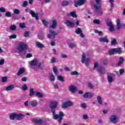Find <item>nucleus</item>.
<instances>
[{
	"instance_id": "obj_1",
	"label": "nucleus",
	"mask_w": 125,
	"mask_h": 125,
	"mask_svg": "<svg viewBox=\"0 0 125 125\" xmlns=\"http://www.w3.org/2000/svg\"><path fill=\"white\" fill-rule=\"evenodd\" d=\"M58 103L56 102H52L50 103V107L51 109V112L52 113L53 116H54L53 119L54 120H57V119H60L59 115L58 114H55V109L57 107Z\"/></svg>"
},
{
	"instance_id": "obj_2",
	"label": "nucleus",
	"mask_w": 125,
	"mask_h": 125,
	"mask_svg": "<svg viewBox=\"0 0 125 125\" xmlns=\"http://www.w3.org/2000/svg\"><path fill=\"white\" fill-rule=\"evenodd\" d=\"M27 49V45L25 43L21 42L19 44L18 48V50L19 51L18 53H22V52H24V51H25Z\"/></svg>"
},
{
	"instance_id": "obj_3",
	"label": "nucleus",
	"mask_w": 125,
	"mask_h": 125,
	"mask_svg": "<svg viewBox=\"0 0 125 125\" xmlns=\"http://www.w3.org/2000/svg\"><path fill=\"white\" fill-rule=\"evenodd\" d=\"M122 48L121 47L113 48L109 50L108 54L110 55H113V54H115V53H118V54H122Z\"/></svg>"
},
{
	"instance_id": "obj_4",
	"label": "nucleus",
	"mask_w": 125,
	"mask_h": 125,
	"mask_svg": "<svg viewBox=\"0 0 125 125\" xmlns=\"http://www.w3.org/2000/svg\"><path fill=\"white\" fill-rule=\"evenodd\" d=\"M86 1V0H78L77 1L74 0V6H75V7H78V6H82V5H83V4L85 3Z\"/></svg>"
},
{
	"instance_id": "obj_5",
	"label": "nucleus",
	"mask_w": 125,
	"mask_h": 125,
	"mask_svg": "<svg viewBox=\"0 0 125 125\" xmlns=\"http://www.w3.org/2000/svg\"><path fill=\"white\" fill-rule=\"evenodd\" d=\"M109 120L112 124H114L118 123L119 121V117L115 115H111L109 118Z\"/></svg>"
},
{
	"instance_id": "obj_6",
	"label": "nucleus",
	"mask_w": 125,
	"mask_h": 125,
	"mask_svg": "<svg viewBox=\"0 0 125 125\" xmlns=\"http://www.w3.org/2000/svg\"><path fill=\"white\" fill-rule=\"evenodd\" d=\"M74 104V103L70 101H68L65 102H64L62 105V108L63 109H65V108H67L68 107H71V106H73Z\"/></svg>"
},
{
	"instance_id": "obj_7",
	"label": "nucleus",
	"mask_w": 125,
	"mask_h": 125,
	"mask_svg": "<svg viewBox=\"0 0 125 125\" xmlns=\"http://www.w3.org/2000/svg\"><path fill=\"white\" fill-rule=\"evenodd\" d=\"M49 32L50 34L47 35L48 39H51V36L53 39H55V36H57V35H58V33H56L52 29L49 30Z\"/></svg>"
},
{
	"instance_id": "obj_8",
	"label": "nucleus",
	"mask_w": 125,
	"mask_h": 125,
	"mask_svg": "<svg viewBox=\"0 0 125 125\" xmlns=\"http://www.w3.org/2000/svg\"><path fill=\"white\" fill-rule=\"evenodd\" d=\"M95 1L96 3L97 4V5H94V7L96 10H99V9H101V3L100 2V0H95Z\"/></svg>"
},
{
	"instance_id": "obj_9",
	"label": "nucleus",
	"mask_w": 125,
	"mask_h": 125,
	"mask_svg": "<svg viewBox=\"0 0 125 125\" xmlns=\"http://www.w3.org/2000/svg\"><path fill=\"white\" fill-rule=\"evenodd\" d=\"M106 25L108 27H110L109 29V32H111V33H112V32H114V31H115V28H114V25L113 24V23H112V22H107L106 23Z\"/></svg>"
},
{
	"instance_id": "obj_10",
	"label": "nucleus",
	"mask_w": 125,
	"mask_h": 125,
	"mask_svg": "<svg viewBox=\"0 0 125 125\" xmlns=\"http://www.w3.org/2000/svg\"><path fill=\"white\" fill-rule=\"evenodd\" d=\"M32 122L34 124H38V125H42L43 124V119H34L32 120Z\"/></svg>"
},
{
	"instance_id": "obj_11",
	"label": "nucleus",
	"mask_w": 125,
	"mask_h": 125,
	"mask_svg": "<svg viewBox=\"0 0 125 125\" xmlns=\"http://www.w3.org/2000/svg\"><path fill=\"white\" fill-rule=\"evenodd\" d=\"M93 96V94L91 92H87L83 95V97L84 98H85L86 99H87L88 98H91Z\"/></svg>"
},
{
	"instance_id": "obj_12",
	"label": "nucleus",
	"mask_w": 125,
	"mask_h": 125,
	"mask_svg": "<svg viewBox=\"0 0 125 125\" xmlns=\"http://www.w3.org/2000/svg\"><path fill=\"white\" fill-rule=\"evenodd\" d=\"M38 63H39V60H38V59L37 58H35L30 62V64L31 66H33V67H35V66H37V65H38Z\"/></svg>"
},
{
	"instance_id": "obj_13",
	"label": "nucleus",
	"mask_w": 125,
	"mask_h": 125,
	"mask_svg": "<svg viewBox=\"0 0 125 125\" xmlns=\"http://www.w3.org/2000/svg\"><path fill=\"white\" fill-rule=\"evenodd\" d=\"M65 24L67 27H69V28H74L75 27V23L69 20L66 21Z\"/></svg>"
},
{
	"instance_id": "obj_14",
	"label": "nucleus",
	"mask_w": 125,
	"mask_h": 125,
	"mask_svg": "<svg viewBox=\"0 0 125 125\" xmlns=\"http://www.w3.org/2000/svg\"><path fill=\"white\" fill-rule=\"evenodd\" d=\"M32 17H35L36 20H39V14L36 13L34 11L31 10L30 12Z\"/></svg>"
},
{
	"instance_id": "obj_15",
	"label": "nucleus",
	"mask_w": 125,
	"mask_h": 125,
	"mask_svg": "<svg viewBox=\"0 0 125 125\" xmlns=\"http://www.w3.org/2000/svg\"><path fill=\"white\" fill-rule=\"evenodd\" d=\"M25 117V115L22 114L21 113L16 114V119L17 121H20Z\"/></svg>"
},
{
	"instance_id": "obj_16",
	"label": "nucleus",
	"mask_w": 125,
	"mask_h": 125,
	"mask_svg": "<svg viewBox=\"0 0 125 125\" xmlns=\"http://www.w3.org/2000/svg\"><path fill=\"white\" fill-rule=\"evenodd\" d=\"M26 72V70H25V68L24 67L21 68L19 71L17 73V76H21L22 74H24Z\"/></svg>"
},
{
	"instance_id": "obj_17",
	"label": "nucleus",
	"mask_w": 125,
	"mask_h": 125,
	"mask_svg": "<svg viewBox=\"0 0 125 125\" xmlns=\"http://www.w3.org/2000/svg\"><path fill=\"white\" fill-rule=\"evenodd\" d=\"M69 90L71 91V92L75 93L77 91V87L75 86L71 85L69 87Z\"/></svg>"
},
{
	"instance_id": "obj_18",
	"label": "nucleus",
	"mask_w": 125,
	"mask_h": 125,
	"mask_svg": "<svg viewBox=\"0 0 125 125\" xmlns=\"http://www.w3.org/2000/svg\"><path fill=\"white\" fill-rule=\"evenodd\" d=\"M64 113H63L62 111H60L59 116L60 117V119H59L58 122L59 123H61V122H62V120H63V117H64Z\"/></svg>"
},
{
	"instance_id": "obj_19",
	"label": "nucleus",
	"mask_w": 125,
	"mask_h": 125,
	"mask_svg": "<svg viewBox=\"0 0 125 125\" xmlns=\"http://www.w3.org/2000/svg\"><path fill=\"white\" fill-rule=\"evenodd\" d=\"M99 41L101 42H109V40L107 39V36H105L104 38H100L99 39Z\"/></svg>"
},
{
	"instance_id": "obj_20",
	"label": "nucleus",
	"mask_w": 125,
	"mask_h": 125,
	"mask_svg": "<svg viewBox=\"0 0 125 125\" xmlns=\"http://www.w3.org/2000/svg\"><path fill=\"white\" fill-rule=\"evenodd\" d=\"M57 26V21L54 20L52 21V24L50 26L51 29H55Z\"/></svg>"
},
{
	"instance_id": "obj_21",
	"label": "nucleus",
	"mask_w": 125,
	"mask_h": 125,
	"mask_svg": "<svg viewBox=\"0 0 125 125\" xmlns=\"http://www.w3.org/2000/svg\"><path fill=\"white\" fill-rule=\"evenodd\" d=\"M38 103L37 100H33L31 102V105L33 108H35V107H37V106H38Z\"/></svg>"
},
{
	"instance_id": "obj_22",
	"label": "nucleus",
	"mask_w": 125,
	"mask_h": 125,
	"mask_svg": "<svg viewBox=\"0 0 125 125\" xmlns=\"http://www.w3.org/2000/svg\"><path fill=\"white\" fill-rule=\"evenodd\" d=\"M9 119L11 121H14L16 119V114L13 113L9 115Z\"/></svg>"
},
{
	"instance_id": "obj_23",
	"label": "nucleus",
	"mask_w": 125,
	"mask_h": 125,
	"mask_svg": "<svg viewBox=\"0 0 125 125\" xmlns=\"http://www.w3.org/2000/svg\"><path fill=\"white\" fill-rule=\"evenodd\" d=\"M13 88H14V85L11 84L6 87L5 89V90H6V91H9V90H12Z\"/></svg>"
},
{
	"instance_id": "obj_24",
	"label": "nucleus",
	"mask_w": 125,
	"mask_h": 125,
	"mask_svg": "<svg viewBox=\"0 0 125 125\" xmlns=\"http://www.w3.org/2000/svg\"><path fill=\"white\" fill-rule=\"evenodd\" d=\"M124 58H123L122 57H121L120 58L119 61H118L117 66H118V67H120V66H121L122 64L124 63Z\"/></svg>"
},
{
	"instance_id": "obj_25",
	"label": "nucleus",
	"mask_w": 125,
	"mask_h": 125,
	"mask_svg": "<svg viewBox=\"0 0 125 125\" xmlns=\"http://www.w3.org/2000/svg\"><path fill=\"white\" fill-rule=\"evenodd\" d=\"M68 16H71L73 18H77L78 17V16H77V14L75 11L70 12L69 15H68Z\"/></svg>"
},
{
	"instance_id": "obj_26",
	"label": "nucleus",
	"mask_w": 125,
	"mask_h": 125,
	"mask_svg": "<svg viewBox=\"0 0 125 125\" xmlns=\"http://www.w3.org/2000/svg\"><path fill=\"white\" fill-rule=\"evenodd\" d=\"M117 25V29L121 30V20L120 19H118L116 21Z\"/></svg>"
},
{
	"instance_id": "obj_27",
	"label": "nucleus",
	"mask_w": 125,
	"mask_h": 125,
	"mask_svg": "<svg viewBox=\"0 0 125 125\" xmlns=\"http://www.w3.org/2000/svg\"><path fill=\"white\" fill-rule=\"evenodd\" d=\"M35 95L36 96H37V97H39L40 98H42V97H43V95H42V93L38 91L35 92Z\"/></svg>"
},
{
	"instance_id": "obj_28",
	"label": "nucleus",
	"mask_w": 125,
	"mask_h": 125,
	"mask_svg": "<svg viewBox=\"0 0 125 125\" xmlns=\"http://www.w3.org/2000/svg\"><path fill=\"white\" fill-rule=\"evenodd\" d=\"M49 77L50 78V81H51L52 82H54V81H55V77H54V75H53V73H50Z\"/></svg>"
},
{
	"instance_id": "obj_29",
	"label": "nucleus",
	"mask_w": 125,
	"mask_h": 125,
	"mask_svg": "<svg viewBox=\"0 0 125 125\" xmlns=\"http://www.w3.org/2000/svg\"><path fill=\"white\" fill-rule=\"evenodd\" d=\"M97 101L98 102V103L100 104V105H102L103 104V102L102 101L101 97L98 96Z\"/></svg>"
},
{
	"instance_id": "obj_30",
	"label": "nucleus",
	"mask_w": 125,
	"mask_h": 125,
	"mask_svg": "<svg viewBox=\"0 0 125 125\" xmlns=\"http://www.w3.org/2000/svg\"><path fill=\"white\" fill-rule=\"evenodd\" d=\"M36 44L39 48H42L43 47V44L41 43V42H37Z\"/></svg>"
},
{
	"instance_id": "obj_31",
	"label": "nucleus",
	"mask_w": 125,
	"mask_h": 125,
	"mask_svg": "<svg viewBox=\"0 0 125 125\" xmlns=\"http://www.w3.org/2000/svg\"><path fill=\"white\" fill-rule=\"evenodd\" d=\"M35 91H34V89L30 88L29 90V96H33V95L35 94Z\"/></svg>"
},
{
	"instance_id": "obj_32",
	"label": "nucleus",
	"mask_w": 125,
	"mask_h": 125,
	"mask_svg": "<svg viewBox=\"0 0 125 125\" xmlns=\"http://www.w3.org/2000/svg\"><path fill=\"white\" fill-rule=\"evenodd\" d=\"M104 70H105V68H104V67L102 66L98 68V72H99V73H100V74H103Z\"/></svg>"
},
{
	"instance_id": "obj_33",
	"label": "nucleus",
	"mask_w": 125,
	"mask_h": 125,
	"mask_svg": "<svg viewBox=\"0 0 125 125\" xmlns=\"http://www.w3.org/2000/svg\"><path fill=\"white\" fill-rule=\"evenodd\" d=\"M111 45H116V44H118V42H117V39H114L112 40L111 42Z\"/></svg>"
},
{
	"instance_id": "obj_34",
	"label": "nucleus",
	"mask_w": 125,
	"mask_h": 125,
	"mask_svg": "<svg viewBox=\"0 0 125 125\" xmlns=\"http://www.w3.org/2000/svg\"><path fill=\"white\" fill-rule=\"evenodd\" d=\"M7 79H8V78L7 76L2 77L1 78L2 83H6V82H7Z\"/></svg>"
},
{
	"instance_id": "obj_35",
	"label": "nucleus",
	"mask_w": 125,
	"mask_h": 125,
	"mask_svg": "<svg viewBox=\"0 0 125 125\" xmlns=\"http://www.w3.org/2000/svg\"><path fill=\"white\" fill-rule=\"evenodd\" d=\"M85 61V55L84 54V53H83L82 56L81 62L82 63H84Z\"/></svg>"
},
{
	"instance_id": "obj_36",
	"label": "nucleus",
	"mask_w": 125,
	"mask_h": 125,
	"mask_svg": "<svg viewBox=\"0 0 125 125\" xmlns=\"http://www.w3.org/2000/svg\"><path fill=\"white\" fill-rule=\"evenodd\" d=\"M67 5H69V1L64 0L62 2V6H67Z\"/></svg>"
},
{
	"instance_id": "obj_37",
	"label": "nucleus",
	"mask_w": 125,
	"mask_h": 125,
	"mask_svg": "<svg viewBox=\"0 0 125 125\" xmlns=\"http://www.w3.org/2000/svg\"><path fill=\"white\" fill-rule=\"evenodd\" d=\"M76 33L77 35H80V34H82V33H83V31H82V29H81V28L79 27L76 30Z\"/></svg>"
},
{
	"instance_id": "obj_38",
	"label": "nucleus",
	"mask_w": 125,
	"mask_h": 125,
	"mask_svg": "<svg viewBox=\"0 0 125 125\" xmlns=\"http://www.w3.org/2000/svg\"><path fill=\"white\" fill-rule=\"evenodd\" d=\"M95 33L96 34H99V36H103V32L101 31H99L98 30H95Z\"/></svg>"
},
{
	"instance_id": "obj_39",
	"label": "nucleus",
	"mask_w": 125,
	"mask_h": 125,
	"mask_svg": "<svg viewBox=\"0 0 125 125\" xmlns=\"http://www.w3.org/2000/svg\"><path fill=\"white\" fill-rule=\"evenodd\" d=\"M70 75L71 76H78V75H79V72L75 70L73 72H70Z\"/></svg>"
},
{
	"instance_id": "obj_40",
	"label": "nucleus",
	"mask_w": 125,
	"mask_h": 125,
	"mask_svg": "<svg viewBox=\"0 0 125 125\" xmlns=\"http://www.w3.org/2000/svg\"><path fill=\"white\" fill-rule=\"evenodd\" d=\"M107 80L108 83H113V77L111 76L107 77Z\"/></svg>"
},
{
	"instance_id": "obj_41",
	"label": "nucleus",
	"mask_w": 125,
	"mask_h": 125,
	"mask_svg": "<svg viewBox=\"0 0 125 125\" xmlns=\"http://www.w3.org/2000/svg\"><path fill=\"white\" fill-rule=\"evenodd\" d=\"M16 28L17 27L15 26V25H12L10 27V30L11 31H15V30H16Z\"/></svg>"
},
{
	"instance_id": "obj_42",
	"label": "nucleus",
	"mask_w": 125,
	"mask_h": 125,
	"mask_svg": "<svg viewBox=\"0 0 125 125\" xmlns=\"http://www.w3.org/2000/svg\"><path fill=\"white\" fill-rule=\"evenodd\" d=\"M14 14H16V15H18L20 14V11L18 9H15L14 10Z\"/></svg>"
},
{
	"instance_id": "obj_43",
	"label": "nucleus",
	"mask_w": 125,
	"mask_h": 125,
	"mask_svg": "<svg viewBox=\"0 0 125 125\" xmlns=\"http://www.w3.org/2000/svg\"><path fill=\"white\" fill-rule=\"evenodd\" d=\"M87 85L89 88H90L91 89H93V88H94V85H92L91 83H88Z\"/></svg>"
},
{
	"instance_id": "obj_44",
	"label": "nucleus",
	"mask_w": 125,
	"mask_h": 125,
	"mask_svg": "<svg viewBox=\"0 0 125 125\" xmlns=\"http://www.w3.org/2000/svg\"><path fill=\"white\" fill-rule=\"evenodd\" d=\"M58 80L59 81H60V82H64V78H63V77H62V76H58Z\"/></svg>"
},
{
	"instance_id": "obj_45",
	"label": "nucleus",
	"mask_w": 125,
	"mask_h": 125,
	"mask_svg": "<svg viewBox=\"0 0 125 125\" xmlns=\"http://www.w3.org/2000/svg\"><path fill=\"white\" fill-rule=\"evenodd\" d=\"M93 23H94V24H97V25H99L100 24V21L97 19L94 20Z\"/></svg>"
},
{
	"instance_id": "obj_46",
	"label": "nucleus",
	"mask_w": 125,
	"mask_h": 125,
	"mask_svg": "<svg viewBox=\"0 0 125 125\" xmlns=\"http://www.w3.org/2000/svg\"><path fill=\"white\" fill-rule=\"evenodd\" d=\"M53 72L54 74H55L56 75H58V70L57 69V67H54L53 68Z\"/></svg>"
},
{
	"instance_id": "obj_47",
	"label": "nucleus",
	"mask_w": 125,
	"mask_h": 125,
	"mask_svg": "<svg viewBox=\"0 0 125 125\" xmlns=\"http://www.w3.org/2000/svg\"><path fill=\"white\" fill-rule=\"evenodd\" d=\"M19 26L20 28H21V29H24V28H26V25H25V23H20Z\"/></svg>"
},
{
	"instance_id": "obj_48",
	"label": "nucleus",
	"mask_w": 125,
	"mask_h": 125,
	"mask_svg": "<svg viewBox=\"0 0 125 125\" xmlns=\"http://www.w3.org/2000/svg\"><path fill=\"white\" fill-rule=\"evenodd\" d=\"M27 5H28V1L27 0L24 1L22 3V7H26Z\"/></svg>"
},
{
	"instance_id": "obj_49",
	"label": "nucleus",
	"mask_w": 125,
	"mask_h": 125,
	"mask_svg": "<svg viewBox=\"0 0 125 125\" xmlns=\"http://www.w3.org/2000/svg\"><path fill=\"white\" fill-rule=\"evenodd\" d=\"M68 46L69 47H70V48H74V47L76 46V45H75L73 43H70L69 44H68Z\"/></svg>"
},
{
	"instance_id": "obj_50",
	"label": "nucleus",
	"mask_w": 125,
	"mask_h": 125,
	"mask_svg": "<svg viewBox=\"0 0 125 125\" xmlns=\"http://www.w3.org/2000/svg\"><path fill=\"white\" fill-rule=\"evenodd\" d=\"M5 16H6V17H11V13L9 12H7L5 14Z\"/></svg>"
},
{
	"instance_id": "obj_51",
	"label": "nucleus",
	"mask_w": 125,
	"mask_h": 125,
	"mask_svg": "<svg viewBox=\"0 0 125 125\" xmlns=\"http://www.w3.org/2000/svg\"><path fill=\"white\" fill-rule=\"evenodd\" d=\"M125 73V69L121 68L119 69V74L120 75H123Z\"/></svg>"
},
{
	"instance_id": "obj_52",
	"label": "nucleus",
	"mask_w": 125,
	"mask_h": 125,
	"mask_svg": "<svg viewBox=\"0 0 125 125\" xmlns=\"http://www.w3.org/2000/svg\"><path fill=\"white\" fill-rule=\"evenodd\" d=\"M42 22L45 27H48V22H47V21H45V20H43L42 21Z\"/></svg>"
},
{
	"instance_id": "obj_53",
	"label": "nucleus",
	"mask_w": 125,
	"mask_h": 125,
	"mask_svg": "<svg viewBox=\"0 0 125 125\" xmlns=\"http://www.w3.org/2000/svg\"><path fill=\"white\" fill-rule=\"evenodd\" d=\"M17 38V36L15 34L11 35L9 36V39H16Z\"/></svg>"
},
{
	"instance_id": "obj_54",
	"label": "nucleus",
	"mask_w": 125,
	"mask_h": 125,
	"mask_svg": "<svg viewBox=\"0 0 125 125\" xmlns=\"http://www.w3.org/2000/svg\"><path fill=\"white\" fill-rule=\"evenodd\" d=\"M22 89L24 91H26L27 90V89H28V86H27V84H23V85L22 86Z\"/></svg>"
},
{
	"instance_id": "obj_55",
	"label": "nucleus",
	"mask_w": 125,
	"mask_h": 125,
	"mask_svg": "<svg viewBox=\"0 0 125 125\" xmlns=\"http://www.w3.org/2000/svg\"><path fill=\"white\" fill-rule=\"evenodd\" d=\"M30 33V31H26L24 34V37L25 38H27V37H29V34Z\"/></svg>"
},
{
	"instance_id": "obj_56",
	"label": "nucleus",
	"mask_w": 125,
	"mask_h": 125,
	"mask_svg": "<svg viewBox=\"0 0 125 125\" xmlns=\"http://www.w3.org/2000/svg\"><path fill=\"white\" fill-rule=\"evenodd\" d=\"M55 62H56V59H55V58L53 57L52 58V59L51 60V63H55Z\"/></svg>"
},
{
	"instance_id": "obj_57",
	"label": "nucleus",
	"mask_w": 125,
	"mask_h": 125,
	"mask_svg": "<svg viewBox=\"0 0 125 125\" xmlns=\"http://www.w3.org/2000/svg\"><path fill=\"white\" fill-rule=\"evenodd\" d=\"M32 56H33V54L28 53L26 55V58H31V57H32Z\"/></svg>"
},
{
	"instance_id": "obj_58",
	"label": "nucleus",
	"mask_w": 125,
	"mask_h": 125,
	"mask_svg": "<svg viewBox=\"0 0 125 125\" xmlns=\"http://www.w3.org/2000/svg\"><path fill=\"white\" fill-rule=\"evenodd\" d=\"M0 12H5V9L3 7L0 8Z\"/></svg>"
},
{
	"instance_id": "obj_59",
	"label": "nucleus",
	"mask_w": 125,
	"mask_h": 125,
	"mask_svg": "<svg viewBox=\"0 0 125 125\" xmlns=\"http://www.w3.org/2000/svg\"><path fill=\"white\" fill-rule=\"evenodd\" d=\"M38 68H39V69H42V62H38Z\"/></svg>"
},
{
	"instance_id": "obj_60",
	"label": "nucleus",
	"mask_w": 125,
	"mask_h": 125,
	"mask_svg": "<svg viewBox=\"0 0 125 125\" xmlns=\"http://www.w3.org/2000/svg\"><path fill=\"white\" fill-rule=\"evenodd\" d=\"M83 120H87L88 119V116L86 114H84L83 115Z\"/></svg>"
},
{
	"instance_id": "obj_61",
	"label": "nucleus",
	"mask_w": 125,
	"mask_h": 125,
	"mask_svg": "<svg viewBox=\"0 0 125 125\" xmlns=\"http://www.w3.org/2000/svg\"><path fill=\"white\" fill-rule=\"evenodd\" d=\"M81 106H82V107H83V108H84V109H85V108H86V104H85V103L82 104Z\"/></svg>"
},
{
	"instance_id": "obj_62",
	"label": "nucleus",
	"mask_w": 125,
	"mask_h": 125,
	"mask_svg": "<svg viewBox=\"0 0 125 125\" xmlns=\"http://www.w3.org/2000/svg\"><path fill=\"white\" fill-rule=\"evenodd\" d=\"M4 64V60L2 59L1 61H0V65H3Z\"/></svg>"
},
{
	"instance_id": "obj_63",
	"label": "nucleus",
	"mask_w": 125,
	"mask_h": 125,
	"mask_svg": "<svg viewBox=\"0 0 125 125\" xmlns=\"http://www.w3.org/2000/svg\"><path fill=\"white\" fill-rule=\"evenodd\" d=\"M97 67H98V62H95L94 63V66L93 69H95V68H97Z\"/></svg>"
},
{
	"instance_id": "obj_64",
	"label": "nucleus",
	"mask_w": 125,
	"mask_h": 125,
	"mask_svg": "<svg viewBox=\"0 0 125 125\" xmlns=\"http://www.w3.org/2000/svg\"><path fill=\"white\" fill-rule=\"evenodd\" d=\"M21 80L22 82H27V78L26 77L22 78Z\"/></svg>"
}]
</instances>
